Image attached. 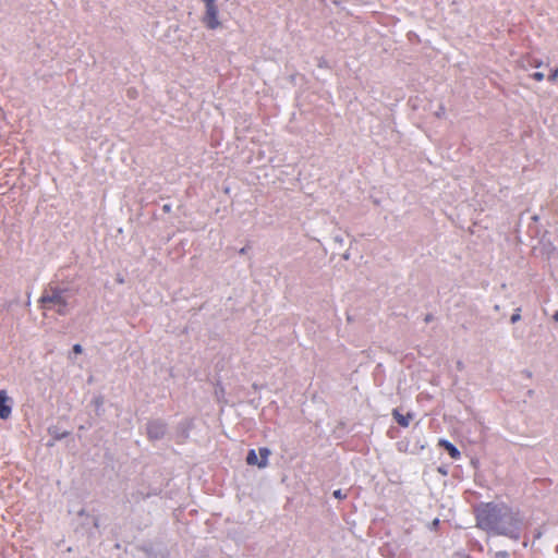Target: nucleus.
Segmentation results:
<instances>
[{"instance_id":"1","label":"nucleus","mask_w":558,"mask_h":558,"mask_svg":"<svg viewBox=\"0 0 558 558\" xmlns=\"http://www.w3.org/2000/svg\"><path fill=\"white\" fill-rule=\"evenodd\" d=\"M476 526L495 535L520 538V511L505 502H484L475 508Z\"/></svg>"},{"instance_id":"2","label":"nucleus","mask_w":558,"mask_h":558,"mask_svg":"<svg viewBox=\"0 0 558 558\" xmlns=\"http://www.w3.org/2000/svg\"><path fill=\"white\" fill-rule=\"evenodd\" d=\"M39 302L44 310L56 308L60 315L66 313L68 302L63 295V291L60 289L45 290L41 294Z\"/></svg>"},{"instance_id":"3","label":"nucleus","mask_w":558,"mask_h":558,"mask_svg":"<svg viewBox=\"0 0 558 558\" xmlns=\"http://www.w3.org/2000/svg\"><path fill=\"white\" fill-rule=\"evenodd\" d=\"M13 400L7 390H0V418L8 420L12 414Z\"/></svg>"},{"instance_id":"4","label":"nucleus","mask_w":558,"mask_h":558,"mask_svg":"<svg viewBox=\"0 0 558 558\" xmlns=\"http://www.w3.org/2000/svg\"><path fill=\"white\" fill-rule=\"evenodd\" d=\"M438 446L444 448L453 460L460 459V457H461L460 451L450 441H448L446 439H439Z\"/></svg>"},{"instance_id":"5","label":"nucleus","mask_w":558,"mask_h":558,"mask_svg":"<svg viewBox=\"0 0 558 558\" xmlns=\"http://www.w3.org/2000/svg\"><path fill=\"white\" fill-rule=\"evenodd\" d=\"M147 433L150 438H159L165 433V426L159 423H150L147 427Z\"/></svg>"},{"instance_id":"6","label":"nucleus","mask_w":558,"mask_h":558,"mask_svg":"<svg viewBox=\"0 0 558 558\" xmlns=\"http://www.w3.org/2000/svg\"><path fill=\"white\" fill-rule=\"evenodd\" d=\"M392 415L397 423L402 427H408L410 425L411 420L413 418V415L411 413L403 415L398 410H393Z\"/></svg>"},{"instance_id":"7","label":"nucleus","mask_w":558,"mask_h":558,"mask_svg":"<svg viewBox=\"0 0 558 558\" xmlns=\"http://www.w3.org/2000/svg\"><path fill=\"white\" fill-rule=\"evenodd\" d=\"M260 461L258 462L259 468H266L268 464V457L270 454V450L268 448H259Z\"/></svg>"},{"instance_id":"8","label":"nucleus","mask_w":558,"mask_h":558,"mask_svg":"<svg viewBox=\"0 0 558 558\" xmlns=\"http://www.w3.org/2000/svg\"><path fill=\"white\" fill-rule=\"evenodd\" d=\"M246 462H247V464H250V465H255V464H257V465H258V462H259V461H258V459H257V454H256V452H255V450H254V449H251V450L248 451L247 457H246Z\"/></svg>"},{"instance_id":"9","label":"nucleus","mask_w":558,"mask_h":558,"mask_svg":"<svg viewBox=\"0 0 558 558\" xmlns=\"http://www.w3.org/2000/svg\"><path fill=\"white\" fill-rule=\"evenodd\" d=\"M333 497L337 498V499H345L347 498V494L342 493L341 489H337L333 492Z\"/></svg>"},{"instance_id":"10","label":"nucleus","mask_w":558,"mask_h":558,"mask_svg":"<svg viewBox=\"0 0 558 558\" xmlns=\"http://www.w3.org/2000/svg\"><path fill=\"white\" fill-rule=\"evenodd\" d=\"M532 78L537 81V82H541L544 80V73L542 72H535L532 74Z\"/></svg>"},{"instance_id":"11","label":"nucleus","mask_w":558,"mask_h":558,"mask_svg":"<svg viewBox=\"0 0 558 558\" xmlns=\"http://www.w3.org/2000/svg\"><path fill=\"white\" fill-rule=\"evenodd\" d=\"M558 78V72L557 70L555 69L554 71H551V73L548 75V81L549 82H556Z\"/></svg>"},{"instance_id":"12","label":"nucleus","mask_w":558,"mask_h":558,"mask_svg":"<svg viewBox=\"0 0 558 558\" xmlns=\"http://www.w3.org/2000/svg\"><path fill=\"white\" fill-rule=\"evenodd\" d=\"M73 352H74L75 354H81V353H82V347H81V344H74V345H73Z\"/></svg>"},{"instance_id":"13","label":"nucleus","mask_w":558,"mask_h":558,"mask_svg":"<svg viewBox=\"0 0 558 558\" xmlns=\"http://www.w3.org/2000/svg\"><path fill=\"white\" fill-rule=\"evenodd\" d=\"M520 317H521V316H520V313H519V312H517V313H514V314L511 316V319H510V320H511V323H515V322H518V320L520 319Z\"/></svg>"},{"instance_id":"14","label":"nucleus","mask_w":558,"mask_h":558,"mask_svg":"<svg viewBox=\"0 0 558 558\" xmlns=\"http://www.w3.org/2000/svg\"><path fill=\"white\" fill-rule=\"evenodd\" d=\"M554 319L558 322V311L554 314Z\"/></svg>"},{"instance_id":"15","label":"nucleus","mask_w":558,"mask_h":558,"mask_svg":"<svg viewBox=\"0 0 558 558\" xmlns=\"http://www.w3.org/2000/svg\"><path fill=\"white\" fill-rule=\"evenodd\" d=\"M556 70H557V72H558V68H557Z\"/></svg>"}]
</instances>
